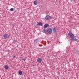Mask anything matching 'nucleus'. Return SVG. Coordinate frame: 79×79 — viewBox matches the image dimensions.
<instances>
[{"instance_id": "obj_1", "label": "nucleus", "mask_w": 79, "mask_h": 79, "mask_svg": "<svg viewBox=\"0 0 79 79\" xmlns=\"http://www.w3.org/2000/svg\"><path fill=\"white\" fill-rule=\"evenodd\" d=\"M68 35L69 38L71 39L72 41H73V42H76L77 41V39L74 37V35L72 32H69L68 33Z\"/></svg>"}, {"instance_id": "obj_2", "label": "nucleus", "mask_w": 79, "mask_h": 79, "mask_svg": "<svg viewBox=\"0 0 79 79\" xmlns=\"http://www.w3.org/2000/svg\"><path fill=\"white\" fill-rule=\"evenodd\" d=\"M4 39L7 40L9 38V35L8 34H5L3 35Z\"/></svg>"}, {"instance_id": "obj_3", "label": "nucleus", "mask_w": 79, "mask_h": 79, "mask_svg": "<svg viewBox=\"0 0 79 79\" xmlns=\"http://www.w3.org/2000/svg\"><path fill=\"white\" fill-rule=\"evenodd\" d=\"M47 32L48 34H52V29L49 28L47 30Z\"/></svg>"}, {"instance_id": "obj_4", "label": "nucleus", "mask_w": 79, "mask_h": 79, "mask_svg": "<svg viewBox=\"0 0 79 79\" xmlns=\"http://www.w3.org/2000/svg\"><path fill=\"white\" fill-rule=\"evenodd\" d=\"M45 19H46V20H49L51 19V17H50L49 15H47L45 17Z\"/></svg>"}, {"instance_id": "obj_5", "label": "nucleus", "mask_w": 79, "mask_h": 79, "mask_svg": "<svg viewBox=\"0 0 79 79\" xmlns=\"http://www.w3.org/2000/svg\"><path fill=\"white\" fill-rule=\"evenodd\" d=\"M52 29L53 33H54V34H55V33L56 32V29L54 27H52Z\"/></svg>"}, {"instance_id": "obj_6", "label": "nucleus", "mask_w": 79, "mask_h": 79, "mask_svg": "<svg viewBox=\"0 0 79 79\" xmlns=\"http://www.w3.org/2000/svg\"><path fill=\"white\" fill-rule=\"evenodd\" d=\"M37 61L38 63H40L41 62H42V59L40 58H38L37 59Z\"/></svg>"}, {"instance_id": "obj_7", "label": "nucleus", "mask_w": 79, "mask_h": 79, "mask_svg": "<svg viewBox=\"0 0 79 79\" xmlns=\"http://www.w3.org/2000/svg\"><path fill=\"white\" fill-rule=\"evenodd\" d=\"M38 24L40 26H43V23L41 22H40L39 23H38Z\"/></svg>"}, {"instance_id": "obj_8", "label": "nucleus", "mask_w": 79, "mask_h": 79, "mask_svg": "<svg viewBox=\"0 0 79 79\" xmlns=\"http://www.w3.org/2000/svg\"><path fill=\"white\" fill-rule=\"evenodd\" d=\"M43 32H44V33H45V34H46L47 32V30L46 29H44L43 30Z\"/></svg>"}, {"instance_id": "obj_9", "label": "nucleus", "mask_w": 79, "mask_h": 79, "mask_svg": "<svg viewBox=\"0 0 79 79\" xmlns=\"http://www.w3.org/2000/svg\"><path fill=\"white\" fill-rule=\"evenodd\" d=\"M48 24H45L44 26V29H45L47 28V27H48Z\"/></svg>"}, {"instance_id": "obj_10", "label": "nucleus", "mask_w": 79, "mask_h": 79, "mask_svg": "<svg viewBox=\"0 0 79 79\" xmlns=\"http://www.w3.org/2000/svg\"><path fill=\"white\" fill-rule=\"evenodd\" d=\"M5 68L6 70L8 69V68H9V67H8V66L7 65H6L5 66Z\"/></svg>"}, {"instance_id": "obj_11", "label": "nucleus", "mask_w": 79, "mask_h": 79, "mask_svg": "<svg viewBox=\"0 0 79 79\" xmlns=\"http://www.w3.org/2000/svg\"><path fill=\"white\" fill-rule=\"evenodd\" d=\"M37 41H38V40H37V39H36L35 40L34 42V45H35L36 44H37Z\"/></svg>"}, {"instance_id": "obj_12", "label": "nucleus", "mask_w": 79, "mask_h": 79, "mask_svg": "<svg viewBox=\"0 0 79 79\" xmlns=\"http://www.w3.org/2000/svg\"><path fill=\"white\" fill-rule=\"evenodd\" d=\"M34 3L35 5H37V1H35L34 2Z\"/></svg>"}, {"instance_id": "obj_13", "label": "nucleus", "mask_w": 79, "mask_h": 79, "mask_svg": "<svg viewBox=\"0 0 79 79\" xmlns=\"http://www.w3.org/2000/svg\"><path fill=\"white\" fill-rule=\"evenodd\" d=\"M19 74L20 75H22V74H23V72L22 71H20L19 72Z\"/></svg>"}, {"instance_id": "obj_14", "label": "nucleus", "mask_w": 79, "mask_h": 79, "mask_svg": "<svg viewBox=\"0 0 79 79\" xmlns=\"http://www.w3.org/2000/svg\"><path fill=\"white\" fill-rule=\"evenodd\" d=\"M10 11H13L14 10V9L13 8H11L10 9Z\"/></svg>"}, {"instance_id": "obj_15", "label": "nucleus", "mask_w": 79, "mask_h": 79, "mask_svg": "<svg viewBox=\"0 0 79 79\" xmlns=\"http://www.w3.org/2000/svg\"><path fill=\"white\" fill-rule=\"evenodd\" d=\"M16 40H14L13 41L14 43L15 44H16Z\"/></svg>"}, {"instance_id": "obj_16", "label": "nucleus", "mask_w": 79, "mask_h": 79, "mask_svg": "<svg viewBox=\"0 0 79 79\" xmlns=\"http://www.w3.org/2000/svg\"><path fill=\"white\" fill-rule=\"evenodd\" d=\"M16 56H13V58H16Z\"/></svg>"}, {"instance_id": "obj_17", "label": "nucleus", "mask_w": 79, "mask_h": 79, "mask_svg": "<svg viewBox=\"0 0 79 79\" xmlns=\"http://www.w3.org/2000/svg\"><path fill=\"white\" fill-rule=\"evenodd\" d=\"M22 60H23V61H26V59H22Z\"/></svg>"}]
</instances>
